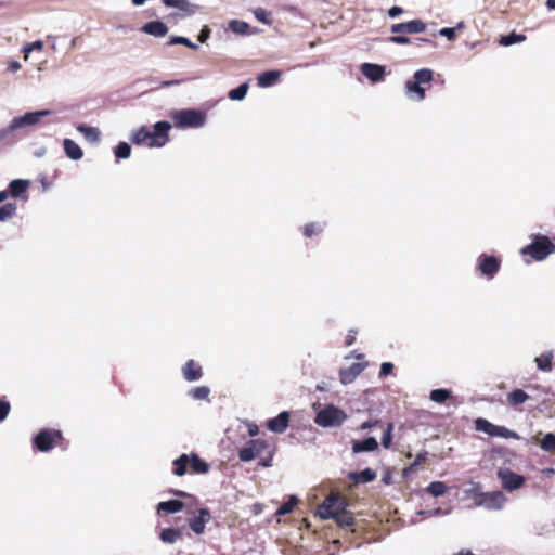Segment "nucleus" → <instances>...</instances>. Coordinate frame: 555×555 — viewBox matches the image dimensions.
I'll return each instance as SVG.
<instances>
[{
    "label": "nucleus",
    "mask_w": 555,
    "mask_h": 555,
    "mask_svg": "<svg viewBox=\"0 0 555 555\" xmlns=\"http://www.w3.org/2000/svg\"><path fill=\"white\" fill-rule=\"evenodd\" d=\"M555 253V243L543 234L532 235V242L520 249L522 256H529L534 261H543Z\"/></svg>",
    "instance_id": "1"
},
{
    "label": "nucleus",
    "mask_w": 555,
    "mask_h": 555,
    "mask_svg": "<svg viewBox=\"0 0 555 555\" xmlns=\"http://www.w3.org/2000/svg\"><path fill=\"white\" fill-rule=\"evenodd\" d=\"M172 465V473L179 477L186 474L188 467L191 474H207L210 469V465L193 452L191 454H181L173 461Z\"/></svg>",
    "instance_id": "2"
},
{
    "label": "nucleus",
    "mask_w": 555,
    "mask_h": 555,
    "mask_svg": "<svg viewBox=\"0 0 555 555\" xmlns=\"http://www.w3.org/2000/svg\"><path fill=\"white\" fill-rule=\"evenodd\" d=\"M172 119L178 128H199L206 121V114L197 109H181L175 112Z\"/></svg>",
    "instance_id": "3"
},
{
    "label": "nucleus",
    "mask_w": 555,
    "mask_h": 555,
    "mask_svg": "<svg viewBox=\"0 0 555 555\" xmlns=\"http://www.w3.org/2000/svg\"><path fill=\"white\" fill-rule=\"evenodd\" d=\"M63 440L62 433L56 429H41L33 439L35 448L48 452Z\"/></svg>",
    "instance_id": "4"
},
{
    "label": "nucleus",
    "mask_w": 555,
    "mask_h": 555,
    "mask_svg": "<svg viewBox=\"0 0 555 555\" xmlns=\"http://www.w3.org/2000/svg\"><path fill=\"white\" fill-rule=\"evenodd\" d=\"M346 414L340 409L328 405L315 416V423L322 427L340 425L346 420Z\"/></svg>",
    "instance_id": "5"
},
{
    "label": "nucleus",
    "mask_w": 555,
    "mask_h": 555,
    "mask_svg": "<svg viewBox=\"0 0 555 555\" xmlns=\"http://www.w3.org/2000/svg\"><path fill=\"white\" fill-rule=\"evenodd\" d=\"M345 508L344 499L338 493H331L318 507V515L322 519H332L336 512Z\"/></svg>",
    "instance_id": "6"
},
{
    "label": "nucleus",
    "mask_w": 555,
    "mask_h": 555,
    "mask_svg": "<svg viewBox=\"0 0 555 555\" xmlns=\"http://www.w3.org/2000/svg\"><path fill=\"white\" fill-rule=\"evenodd\" d=\"M269 448L270 444L268 441L263 439H251L238 451V459L242 462H249L256 456L261 455Z\"/></svg>",
    "instance_id": "7"
},
{
    "label": "nucleus",
    "mask_w": 555,
    "mask_h": 555,
    "mask_svg": "<svg viewBox=\"0 0 555 555\" xmlns=\"http://www.w3.org/2000/svg\"><path fill=\"white\" fill-rule=\"evenodd\" d=\"M171 124L169 121H158L151 130L152 141L147 142L149 147H162L169 141V131Z\"/></svg>",
    "instance_id": "8"
},
{
    "label": "nucleus",
    "mask_w": 555,
    "mask_h": 555,
    "mask_svg": "<svg viewBox=\"0 0 555 555\" xmlns=\"http://www.w3.org/2000/svg\"><path fill=\"white\" fill-rule=\"evenodd\" d=\"M498 478L501 480L502 487L507 491L517 490L525 485V477L509 468H500L498 470Z\"/></svg>",
    "instance_id": "9"
},
{
    "label": "nucleus",
    "mask_w": 555,
    "mask_h": 555,
    "mask_svg": "<svg viewBox=\"0 0 555 555\" xmlns=\"http://www.w3.org/2000/svg\"><path fill=\"white\" fill-rule=\"evenodd\" d=\"M475 428L476 430L486 433L491 437L509 438L513 435V433L506 427L494 425L488 420L481 417L475 421Z\"/></svg>",
    "instance_id": "10"
},
{
    "label": "nucleus",
    "mask_w": 555,
    "mask_h": 555,
    "mask_svg": "<svg viewBox=\"0 0 555 555\" xmlns=\"http://www.w3.org/2000/svg\"><path fill=\"white\" fill-rule=\"evenodd\" d=\"M501 268V260L494 256L482 254L478 258V269L482 275L492 279Z\"/></svg>",
    "instance_id": "11"
},
{
    "label": "nucleus",
    "mask_w": 555,
    "mask_h": 555,
    "mask_svg": "<svg viewBox=\"0 0 555 555\" xmlns=\"http://www.w3.org/2000/svg\"><path fill=\"white\" fill-rule=\"evenodd\" d=\"M427 26L422 20H412L404 23L393 24L390 28L392 34H421Z\"/></svg>",
    "instance_id": "12"
},
{
    "label": "nucleus",
    "mask_w": 555,
    "mask_h": 555,
    "mask_svg": "<svg viewBox=\"0 0 555 555\" xmlns=\"http://www.w3.org/2000/svg\"><path fill=\"white\" fill-rule=\"evenodd\" d=\"M504 494L502 492L480 493L476 498L477 505H485L488 508L500 509L504 503Z\"/></svg>",
    "instance_id": "13"
},
{
    "label": "nucleus",
    "mask_w": 555,
    "mask_h": 555,
    "mask_svg": "<svg viewBox=\"0 0 555 555\" xmlns=\"http://www.w3.org/2000/svg\"><path fill=\"white\" fill-rule=\"evenodd\" d=\"M291 415L288 412L283 411L278 416L267 422V428L275 434H282L288 427Z\"/></svg>",
    "instance_id": "14"
},
{
    "label": "nucleus",
    "mask_w": 555,
    "mask_h": 555,
    "mask_svg": "<svg viewBox=\"0 0 555 555\" xmlns=\"http://www.w3.org/2000/svg\"><path fill=\"white\" fill-rule=\"evenodd\" d=\"M49 113H50L49 111H37V112L26 113L22 117L14 118L12 120L11 128L15 129V128H20V127H23L26 125H35V124L39 122V120L42 116H46Z\"/></svg>",
    "instance_id": "15"
},
{
    "label": "nucleus",
    "mask_w": 555,
    "mask_h": 555,
    "mask_svg": "<svg viewBox=\"0 0 555 555\" xmlns=\"http://www.w3.org/2000/svg\"><path fill=\"white\" fill-rule=\"evenodd\" d=\"M361 73L372 82H377L384 78L385 67L378 64L363 63Z\"/></svg>",
    "instance_id": "16"
},
{
    "label": "nucleus",
    "mask_w": 555,
    "mask_h": 555,
    "mask_svg": "<svg viewBox=\"0 0 555 555\" xmlns=\"http://www.w3.org/2000/svg\"><path fill=\"white\" fill-rule=\"evenodd\" d=\"M210 518V512L207 508H201L198 516L190 520V527L196 534H202L205 530V525Z\"/></svg>",
    "instance_id": "17"
},
{
    "label": "nucleus",
    "mask_w": 555,
    "mask_h": 555,
    "mask_svg": "<svg viewBox=\"0 0 555 555\" xmlns=\"http://www.w3.org/2000/svg\"><path fill=\"white\" fill-rule=\"evenodd\" d=\"M182 374L185 380L195 382L202 378L203 370L199 364H197L194 360H189L182 367Z\"/></svg>",
    "instance_id": "18"
},
{
    "label": "nucleus",
    "mask_w": 555,
    "mask_h": 555,
    "mask_svg": "<svg viewBox=\"0 0 555 555\" xmlns=\"http://www.w3.org/2000/svg\"><path fill=\"white\" fill-rule=\"evenodd\" d=\"M141 30L147 35L154 36V37H164L168 33V27L165 23L160 21H152L145 23Z\"/></svg>",
    "instance_id": "19"
},
{
    "label": "nucleus",
    "mask_w": 555,
    "mask_h": 555,
    "mask_svg": "<svg viewBox=\"0 0 555 555\" xmlns=\"http://www.w3.org/2000/svg\"><path fill=\"white\" fill-rule=\"evenodd\" d=\"M364 370V365L360 363H353L349 367L340 369L339 378L345 385L350 384L354 378Z\"/></svg>",
    "instance_id": "20"
},
{
    "label": "nucleus",
    "mask_w": 555,
    "mask_h": 555,
    "mask_svg": "<svg viewBox=\"0 0 555 555\" xmlns=\"http://www.w3.org/2000/svg\"><path fill=\"white\" fill-rule=\"evenodd\" d=\"M332 519H334L339 527L349 530H352V527L356 524L353 514L350 511H347L346 507L340 509V512H336Z\"/></svg>",
    "instance_id": "21"
},
{
    "label": "nucleus",
    "mask_w": 555,
    "mask_h": 555,
    "mask_svg": "<svg viewBox=\"0 0 555 555\" xmlns=\"http://www.w3.org/2000/svg\"><path fill=\"white\" fill-rule=\"evenodd\" d=\"M378 449V442L374 437H369L364 440H353L352 451L353 453L372 452Z\"/></svg>",
    "instance_id": "22"
},
{
    "label": "nucleus",
    "mask_w": 555,
    "mask_h": 555,
    "mask_svg": "<svg viewBox=\"0 0 555 555\" xmlns=\"http://www.w3.org/2000/svg\"><path fill=\"white\" fill-rule=\"evenodd\" d=\"M63 146L65 154L68 158L73 160H79L83 156V151L81 147L72 139H65L63 141Z\"/></svg>",
    "instance_id": "23"
},
{
    "label": "nucleus",
    "mask_w": 555,
    "mask_h": 555,
    "mask_svg": "<svg viewBox=\"0 0 555 555\" xmlns=\"http://www.w3.org/2000/svg\"><path fill=\"white\" fill-rule=\"evenodd\" d=\"M281 77V72L279 70H267L261 73L257 77L258 86L261 88H267L275 85Z\"/></svg>",
    "instance_id": "24"
},
{
    "label": "nucleus",
    "mask_w": 555,
    "mask_h": 555,
    "mask_svg": "<svg viewBox=\"0 0 555 555\" xmlns=\"http://www.w3.org/2000/svg\"><path fill=\"white\" fill-rule=\"evenodd\" d=\"M29 184L30 183L28 180H22V179L12 180L9 184V191H7V192L12 197H15V198L21 197L24 193L27 192Z\"/></svg>",
    "instance_id": "25"
},
{
    "label": "nucleus",
    "mask_w": 555,
    "mask_h": 555,
    "mask_svg": "<svg viewBox=\"0 0 555 555\" xmlns=\"http://www.w3.org/2000/svg\"><path fill=\"white\" fill-rule=\"evenodd\" d=\"M376 472L372 468H365L358 473H350L349 479L356 483H367L376 479Z\"/></svg>",
    "instance_id": "26"
},
{
    "label": "nucleus",
    "mask_w": 555,
    "mask_h": 555,
    "mask_svg": "<svg viewBox=\"0 0 555 555\" xmlns=\"http://www.w3.org/2000/svg\"><path fill=\"white\" fill-rule=\"evenodd\" d=\"M168 8H177L184 12L185 15H192L196 11V5L191 4L188 0H163Z\"/></svg>",
    "instance_id": "27"
},
{
    "label": "nucleus",
    "mask_w": 555,
    "mask_h": 555,
    "mask_svg": "<svg viewBox=\"0 0 555 555\" xmlns=\"http://www.w3.org/2000/svg\"><path fill=\"white\" fill-rule=\"evenodd\" d=\"M131 141L137 145H147V142L152 141L151 130L145 126L140 127L132 133Z\"/></svg>",
    "instance_id": "28"
},
{
    "label": "nucleus",
    "mask_w": 555,
    "mask_h": 555,
    "mask_svg": "<svg viewBox=\"0 0 555 555\" xmlns=\"http://www.w3.org/2000/svg\"><path fill=\"white\" fill-rule=\"evenodd\" d=\"M529 399V396L522 389H514L507 395L506 401L511 406H518L525 403Z\"/></svg>",
    "instance_id": "29"
},
{
    "label": "nucleus",
    "mask_w": 555,
    "mask_h": 555,
    "mask_svg": "<svg viewBox=\"0 0 555 555\" xmlns=\"http://www.w3.org/2000/svg\"><path fill=\"white\" fill-rule=\"evenodd\" d=\"M183 507H184L183 502H181L179 500L164 501V502L158 503V505H157L158 512L163 511V512H166L169 514L178 513V512L182 511Z\"/></svg>",
    "instance_id": "30"
},
{
    "label": "nucleus",
    "mask_w": 555,
    "mask_h": 555,
    "mask_svg": "<svg viewBox=\"0 0 555 555\" xmlns=\"http://www.w3.org/2000/svg\"><path fill=\"white\" fill-rule=\"evenodd\" d=\"M552 361H553L552 352H544L534 359V362L537 363L538 369L543 372L552 371Z\"/></svg>",
    "instance_id": "31"
},
{
    "label": "nucleus",
    "mask_w": 555,
    "mask_h": 555,
    "mask_svg": "<svg viewBox=\"0 0 555 555\" xmlns=\"http://www.w3.org/2000/svg\"><path fill=\"white\" fill-rule=\"evenodd\" d=\"M77 130L85 135L90 142H98L100 139V131L98 128L89 127L86 125H79Z\"/></svg>",
    "instance_id": "32"
},
{
    "label": "nucleus",
    "mask_w": 555,
    "mask_h": 555,
    "mask_svg": "<svg viewBox=\"0 0 555 555\" xmlns=\"http://www.w3.org/2000/svg\"><path fill=\"white\" fill-rule=\"evenodd\" d=\"M298 504V499L295 495L289 496V499L284 502L275 512L276 516H284L293 512L295 506Z\"/></svg>",
    "instance_id": "33"
},
{
    "label": "nucleus",
    "mask_w": 555,
    "mask_h": 555,
    "mask_svg": "<svg viewBox=\"0 0 555 555\" xmlns=\"http://www.w3.org/2000/svg\"><path fill=\"white\" fill-rule=\"evenodd\" d=\"M526 40V36L525 35H521V34H516L515 31L506 35V36H501L500 40H499V43L501 46H505V47H508V46H512L514 43H518V42H522Z\"/></svg>",
    "instance_id": "34"
},
{
    "label": "nucleus",
    "mask_w": 555,
    "mask_h": 555,
    "mask_svg": "<svg viewBox=\"0 0 555 555\" xmlns=\"http://www.w3.org/2000/svg\"><path fill=\"white\" fill-rule=\"evenodd\" d=\"M448 490V487L442 481H433L426 488V491L435 498L443 495Z\"/></svg>",
    "instance_id": "35"
},
{
    "label": "nucleus",
    "mask_w": 555,
    "mask_h": 555,
    "mask_svg": "<svg viewBox=\"0 0 555 555\" xmlns=\"http://www.w3.org/2000/svg\"><path fill=\"white\" fill-rule=\"evenodd\" d=\"M248 89V83L244 82L240 85L237 88L230 90L228 96L232 101H242L246 96Z\"/></svg>",
    "instance_id": "36"
},
{
    "label": "nucleus",
    "mask_w": 555,
    "mask_h": 555,
    "mask_svg": "<svg viewBox=\"0 0 555 555\" xmlns=\"http://www.w3.org/2000/svg\"><path fill=\"white\" fill-rule=\"evenodd\" d=\"M180 537V530L175 528H167L160 532V540L165 543H175Z\"/></svg>",
    "instance_id": "37"
},
{
    "label": "nucleus",
    "mask_w": 555,
    "mask_h": 555,
    "mask_svg": "<svg viewBox=\"0 0 555 555\" xmlns=\"http://www.w3.org/2000/svg\"><path fill=\"white\" fill-rule=\"evenodd\" d=\"M451 397V391L448 389L439 388L430 391V400L437 403H444Z\"/></svg>",
    "instance_id": "38"
},
{
    "label": "nucleus",
    "mask_w": 555,
    "mask_h": 555,
    "mask_svg": "<svg viewBox=\"0 0 555 555\" xmlns=\"http://www.w3.org/2000/svg\"><path fill=\"white\" fill-rule=\"evenodd\" d=\"M16 204L15 203H7L0 207V221H7L11 219L16 214Z\"/></svg>",
    "instance_id": "39"
},
{
    "label": "nucleus",
    "mask_w": 555,
    "mask_h": 555,
    "mask_svg": "<svg viewBox=\"0 0 555 555\" xmlns=\"http://www.w3.org/2000/svg\"><path fill=\"white\" fill-rule=\"evenodd\" d=\"M322 231H323V227L317 222L307 223L302 227V234L306 237H312L314 235H319L320 233H322Z\"/></svg>",
    "instance_id": "40"
},
{
    "label": "nucleus",
    "mask_w": 555,
    "mask_h": 555,
    "mask_svg": "<svg viewBox=\"0 0 555 555\" xmlns=\"http://www.w3.org/2000/svg\"><path fill=\"white\" fill-rule=\"evenodd\" d=\"M229 28L235 34L245 35L248 34L249 25L244 21L232 20L229 23Z\"/></svg>",
    "instance_id": "41"
},
{
    "label": "nucleus",
    "mask_w": 555,
    "mask_h": 555,
    "mask_svg": "<svg viewBox=\"0 0 555 555\" xmlns=\"http://www.w3.org/2000/svg\"><path fill=\"white\" fill-rule=\"evenodd\" d=\"M416 80H409L405 83V88L409 92L416 93L418 100H423L425 98V89Z\"/></svg>",
    "instance_id": "42"
},
{
    "label": "nucleus",
    "mask_w": 555,
    "mask_h": 555,
    "mask_svg": "<svg viewBox=\"0 0 555 555\" xmlns=\"http://www.w3.org/2000/svg\"><path fill=\"white\" fill-rule=\"evenodd\" d=\"M540 446L544 451L555 453V435L552 433L546 434L541 440Z\"/></svg>",
    "instance_id": "43"
},
{
    "label": "nucleus",
    "mask_w": 555,
    "mask_h": 555,
    "mask_svg": "<svg viewBox=\"0 0 555 555\" xmlns=\"http://www.w3.org/2000/svg\"><path fill=\"white\" fill-rule=\"evenodd\" d=\"M413 78L420 83H428L433 79V72L428 68H422L415 72Z\"/></svg>",
    "instance_id": "44"
},
{
    "label": "nucleus",
    "mask_w": 555,
    "mask_h": 555,
    "mask_svg": "<svg viewBox=\"0 0 555 555\" xmlns=\"http://www.w3.org/2000/svg\"><path fill=\"white\" fill-rule=\"evenodd\" d=\"M190 393L195 400H206L209 397L210 389L207 386H199L192 389Z\"/></svg>",
    "instance_id": "45"
},
{
    "label": "nucleus",
    "mask_w": 555,
    "mask_h": 555,
    "mask_svg": "<svg viewBox=\"0 0 555 555\" xmlns=\"http://www.w3.org/2000/svg\"><path fill=\"white\" fill-rule=\"evenodd\" d=\"M168 44H183L192 50H197L198 49V46L193 43L190 39H188L186 37H181V36H173L170 38Z\"/></svg>",
    "instance_id": "46"
},
{
    "label": "nucleus",
    "mask_w": 555,
    "mask_h": 555,
    "mask_svg": "<svg viewBox=\"0 0 555 555\" xmlns=\"http://www.w3.org/2000/svg\"><path fill=\"white\" fill-rule=\"evenodd\" d=\"M131 153V146L127 142H120L115 149L117 158H128Z\"/></svg>",
    "instance_id": "47"
},
{
    "label": "nucleus",
    "mask_w": 555,
    "mask_h": 555,
    "mask_svg": "<svg viewBox=\"0 0 555 555\" xmlns=\"http://www.w3.org/2000/svg\"><path fill=\"white\" fill-rule=\"evenodd\" d=\"M254 15L255 17L263 23V24H267V25H271L272 24V18H271V13L266 11L264 9L262 8H258L254 11Z\"/></svg>",
    "instance_id": "48"
},
{
    "label": "nucleus",
    "mask_w": 555,
    "mask_h": 555,
    "mask_svg": "<svg viewBox=\"0 0 555 555\" xmlns=\"http://www.w3.org/2000/svg\"><path fill=\"white\" fill-rule=\"evenodd\" d=\"M392 430H393V424L388 423L387 428L384 431V435L382 437V444L385 449H389L392 444Z\"/></svg>",
    "instance_id": "49"
},
{
    "label": "nucleus",
    "mask_w": 555,
    "mask_h": 555,
    "mask_svg": "<svg viewBox=\"0 0 555 555\" xmlns=\"http://www.w3.org/2000/svg\"><path fill=\"white\" fill-rule=\"evenodd\" d=\"M43 49V42L41 40H37L30 43H27L23 48L24 59L27 60L30 52L34 50L41 51Z\"/></svg>",
    "instance_id": "50"
},
{
    "label": "nucleus",
    "mask_w": 555,
    "mask_h": 555,
    "mask_svg": "<svg viewBox=\"0 0 555 555\" xmlns=\"http://www.w3.org/2000/svg\"><path fill=\"white\" fill-rule=\"evenodd\" d=\"M462 27L463 23H460L457 27H444L439 30V35L448 38V40H454L456 37V29Z\"/></svg>",
    "instance_id": "51"
},
{
    "label": "nucleus",
    "mask_w": 555,
    "mask_h": 555,
    "mask_svg": "<svg viewBox=\"0 0 555 555\" xmlns=\"http://www.w3.org/2000/svg\"><path fill=\"white\" fill-rule=\"evenodd\" d=\"M389 41L396 44H409L411 43V39L408 36L400 35V34H393L389 38Z\"/></svg>",
    "instance_id": "52"
},
{
    "label": "nucleus",
    "mask_w": 555,
    "mask_h": 555,
    "mask_svg": "<svg viewBox=\"0 0 555 555\" xmlns=\"http://www.w3.org/2000/svg\"><path fill=\"white\" fill-rule=\"evenodd\" d=\"M11 410V405L9 401L0 400V422L4 421Z\"/></svg>",
    "instance_id": "53"
},
{
    "label": "nucleus",
    "mask_w": 555,
    "mask_h": 555,
    "mask_svg": "<svg viewBox=\"0 0 555 555\" xmlns=\"http://www.w3.org/2000/svg\"><path fill=\"white\" fill-rule=\"evenodd\" d=\"M393 371V364L390 362H384L380 365L379 377H386Z\"/></svg>",
    "instance_id": "54"
},
{
    "label": "nucleus",
    "mask_w": 555,
    "mask_h": 555,
    "mask_svg": "<svg viewBox=\"0 0 555 555\" xmlns=\"http://www.w3.org/2000/svg\"><path fill=\"white\" fill-rule=\"evenodd\" d=\"M209 36H210V29H209V27H208V26H206V25H205V26L201 29V33H199V35H198V37H197V39H198V41H199V42L204 43V42H206V41H207V39L209 38Z\"/></svg>",
    "instance_id": "55"
},
{
    "label": "nucleus",
    "mask_w": 555,
    "mask_h": 555,
    "mask_svg": "<svg viewBox=\"0 0 555 555\" xmlns=\"http://www.w3.org/2000/svg\"><path fill=\"white\" fill-rule=\"evenodd\" d=\"M376 426H382V422L379 420L364 422L361 424L360 428L362 430H364V429H371Z\"/></svg>",
    "instance_id": "56"
},
{
    "label": "nucleus",
    "mask_w": 555,
    "mask_h": 555,
    "mask_svg": "<svg viewBox=\"0 0 555 555\" xmlns=\"http://www.w3.org/2000/svg\"><path fill=\"white\" fill-rule=\"evenodd\" d=\"M357 331L350 330L347 334L345 345L347 347L351 346L356 341Z\"/></svg>",
    "instance_id": "57"
},
{
    "label": "nucleus",
    "mask_w": 555,
    "mask_h": 555,
    "mask_svg": "<svg viewBox=\"0 0 555 555\" xmlns=\"http://www.w3.org/2000/svg\"><path fill=\"white\" fill-rule=\"evenodd\" d=\"M402 13H403V9L401 7H397V5L390 8L388 11V15L391 18L397 17Z\"/></svg>",
    "instance_id": "58"
},
{
    "label": "nucleus",
    "mask_w": 555,
    "mask_h": 555,
    "mask_svg": "<svg viewBox=\"0 0 555 555\" xmlns=\"http://www.w3.org/2000/svg\"><path fill=\"white\" fill-rule=\"evenodd\" d=\"M247 431L250 437H255L259 434V427L256 424H249Z\"/></svg>",
    "instance_id": "59"
},
{
    "label": "nucleus",
    "mask_w": 555,
    "mask_h": 555,
    "mask_svg": "<svg viewBox=\"0 0 555 555\" xmlns=\"http://www.w3.org/2000/svg\"><path fill=\"white\" fill-rule=\"evenodd\" d=\"M271 462H272V453L269 452V456L266 459H261L259 461V465L262 467H269V466H271Z\"/></svg>",
    "instance_id": "60"
},
{
    "label": "nucleus",
    "mask_w": 555,
    "mask_h": 555,
    "mask_svg": "<svg viewBox=\"0 0 555 555\" xmlns=\"http://www.w3.org/2000/svg\"><path fill=\"white\" fill-rule=\"evenodd\" d=\"M416 44H417L418 47H422L423 44H430V46H433V47H435V46H436V43H435L433 40H430V39H426V38H417V39H416Z\"/></svg>",
    "instance_id": "61"
},
{
    "label": "nucleus",
    "mask_w": 555,
    "mask_h": 555,
    "mask_svg": "<svg viewBox=\"0 0 555 555\" xmlns=\"http://www.w3.org/2000/svg\"><path fill=\"white\" fill-rule=\"evenodd\" d=\"M21 68V64L17 61L10 62L8 66V70L10 72H17Z\"/></svg>",
    "instance_id": "62"
},
{
    "label": "nucleus",
    "mask_w": 555,
    "mask_h": 555,
    "mask_svg": "<svg viewBox=\"0 0 555 555\" xmlns=\"http://www.w3.org/2000/svg\"><path fill=\"white\" fill-rule=\"evenodd\" d=\"M426 456L425 454H418L414 461V463L411 465V467H415L417 465H420L421 463H423L425 461Z\"/></svg>",
    "instance_id": "63"
},
{
    "label": "nucleus",
    "mask_w": 555,
    "mask_h": 555,
    "mask_svg": "<svg viewBox=\"0 0 555 555\" xmlns=\"http://www.w3.org/2000/svg\"><path fill=\"white\" fill-rule=\"evenodd\" d=\"M181 81L180 80H166V81H163L160 83L162 87H170V86H175V85H179Z\"/></svg>",
    "instance_id": "64"
}]
</instances>
